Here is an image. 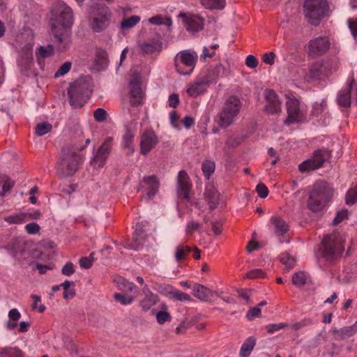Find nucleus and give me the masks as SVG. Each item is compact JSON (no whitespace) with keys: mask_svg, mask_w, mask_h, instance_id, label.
Listing matches in <instances>:
<instances>
[{"mask_svg":"<svg viewBox=\"0 0 357 357\" xmlns=\"http://www.w3.org/2000/svg\"><path fill=\"white\" fill-rule=\"evenodd\" d=\"M143 291L145 294V297L141 301L140 306L143 311L146 312L158 303L159 298L157 294H154L149 290L147 285H145Z\"/></svg>","mask_w":357,"mask_h":357,"instance_id":"obj_24","label":"nucleus"},{"mask_svg":"<svg viewBox=\"0 0 357 357\" xmlns=\"http://www.w3.org/2000/svg\"><path fill=\"white\" fill-rule=\"evenodd\" d=\"M259 64L257 59L253 55H248L245 59V65L251 68H256Z\"/></svg>","mask_w":357,"mask_h":357,"instance_id":"obj_63","label":"nucleus"},{"mask_svg":"<svg viewBox=\"0 0 357 357\" xmlns=\"http://www.w3.org/2000/svg\"><path fill=\"white\" fill-rule=\"evenodd\" d=\"M265 99L267 104L265 106V111L271 114L280 112V102L278 96L272 89L266 90Z\"/></svg>","mask_w":357,"mask_h":357,"instance_id":"obj_20","label":"nucleus"},{"mask_svg":"<svg viewBox=\"0 0 357 357\" xmlns=\"http://www.w3.org/2000/svg\"><path fill=\"white\" fill-rule=\"evenodd\" d=\"M206 86H208V84H206L205 81L199 75L194 84L188 88L186 91L189 96L192 97H197L206 91Z\"/></svg>","mask_w":357,"mask_h":357,"instance_id":"obj_27","label":"nucleus"},{"mask_svg":"<svg viewBox=\"0 0 357 357\" xmlns=\"http://www.w3.org/2000/svg\"><path fill=\"white\" fill-rule=\"evenodd\" d=\"M256 342L257 339L254 336L248 337L241 347L239 356L241 357H249L256 345Z\"/></svg>","mask_w":357,"mask_h":357,"instance_id":"obj_32","label":"nucleus"},{"mask_svg":"<svg viewBox=\"0 0 357 357\" xmlns=\"http://www.w3.org/2000/svg\"><path fill=\"white\" fill-rule=\"evenodd\" d=\"M134 137L135 135L128 128L123 136L121 144L122 147L128 150L127 155H131L135 151Z\"/></svg>","mask_w":357,"mask_h":357,"instance_id":"obj_30","label":"nucleus"},{"mask_svg":"<svg viewBox=\"0 0 357 357\" xmlns=\"http://www.w3.org/2000/svg\"><path fill=\"white\" fill-rule=\"evenodd\" d=\"M193 295L202 301H208L213 295L218 296V292H214L206 286L195 283L192 287Z\"/></svg>","mask_w":357,"mask_h":357,"instance_id":"obj_23","label":"nucleus"},{"mask_svg":"<svg viewBox=\"0 0 357 357\" xmlns=\"http://www.w3.org/2000/svg\"><path fill=\"white\" fill-rule=\"evenodd\" d=\"M280 260L284 265L286 266L288 270L292 268L296 263L295 258L287 252L282 253L280 255Z\"/></svg>","mask_w":357,"mask_h":357,"instance_id":"obj_45","label":"nucleus"},{"mask_svg":"<svg viewBox=\"0 0 357 357\" xmlns=\"http://www.w3.org/2000/svg\"><path fill=\"white\" fill-rule=\"evenodd\" d=\"M287 324L280 323V324H269L266 326L267 332L269 334H272L275 333V331H278L279 330H281L286 327Z\"/></svg>","mask_w":357,"mask_h":357,"instance_id":"obj_58","label":"nucleus"},{"mask_svg":"<svg viewBox=\"0 0 357 357\" xmlns=\"http://www.w3.org/2000/svg\"><path fill=\"white\" fill-rule=\"evenodd\" d=\"M168 296L171 299L178 301H191L192 298L188 294L178 289H173L168 292Z\"/></svg>","mask_w":357,"mask_h":357,"instance_id":"obj_39","label":"nucleus"},{"mask_svg":"<svg viewBox=\"0 0 357 357\" xmlns=\"http://www.w3.org/2000/svg\"><path fill=\"white\" fill-rule=\"evenodd\" d=\"M256 192L261 198H266L268 195V189L262 183L257 184L256 186Z\"/></svg>","mask_w":357,"mask_h":357,"instance_id":"obj_53","label":"nucleus"},{"mask_svg":"<svg viewBox=\"0 0 357 357\" xmlns=\"http://www.w3.org/2000/svg\"><path fill=\"white\" fill-rule=\"evenodd\" d=\"M130 103L132 107H137L144 102L145 94L142 89V83L139 77L132 78L129 82Z\"/></svg>","mask_w":357,"mask_h":357,"instance_id":"obj_16","label":"nucleus"},{"mask_svg":"<svg viewBox=\"0 0 357 357\" xmlns=\"http://www.w3.org/2000/svg\"><path fill=\"white\" fill-rule=\"evenodd\" d=\"M224 75H225V68L221 63L216 65L214 68L208 69L204 74L202 73L200 75L208 86L216 83L218 79Z\"/></svg>","mask_w":357,"mask_h":357,"instance_id":"obj_21","label":"nucleus"},{"mask_svg":"<svg viewBox=\"0 0 357 357\" xmlns=\"http://www.w3.org/2000/svg\"><path fill=\"white\" fill-rule=\"evenodd\" d=\"M333 195L331 185L324 181H317L310 192L307 208L313 213L321 211L331 200Z\"/></svg>","mask_w":357,"mask_h":357,"instance_id":"obj_2","label":"nucleus"},{"mask_svg":"<svg viewBox=\"0 0 357 357\" xmlns=\"http://www.w3.org/2000/svg\"><path fill=\"white\" fill-rule=\"evenodd\" d=\"M112 13L107 6L98 8L95 15L89 20V26L94 33H101L111 24Z\"/></svg>","mask_w":357,"mask_h":357,"instance_id":"obj_7","label":"nucleus"},{"mask_svg":"<svg viewBox=\"0 0 357 357\" xmlns=\"http://www.w3.org/2000/svg\"><path fill=\"white\" fill-rule=\"evenodd\" d=\"M275 54L273 52L265 53L263 55V61L268 65H273L275 63Z\"/></svg>","mask_w":357,"mask_h":357,"instance_id":"obj_61","label":"nucleus"},{"mask_svg":"<svg viewBox=\"0 0 357 357\" xmlns=\"http://www.w3.org/2000/svg\"><path fill=\"white\" fill-rule=\"evenodd\" d=\"M331 156L330 151L327 149H321L314 151L312 156L303 161L298 165V169L301 172L305 173L313 171L321 167L324 162Z\"/></svg>","mask_w":357,"mask_h":357,"instance_id":"obj_10","label":"nucleus"},{"mask_svg":"<svg viewBox=\"0 0 357 357\" xmlns=\"http://www.w3.org/2000/svg\"><path fill=\"white\" fill-rule=\"evenodd\" d=\"M114 299L123 305H127L131 304L135 301V296L116 293L114 295Z\"/></svg>","mask_w":357,"mask_h":357,"instance_id":"obj_43","label":"nucleus"},{"mask_svg":"<svg viewBox=\"0 0 357 357\" xmlns=\"http://www.w3.org/2000/svg\"><path fill=\"white\" fill-rule=\"evenodd\" d=\"M158 143V138L153 130H146L141 137L140 151L146 155Z\"/></svg>","mask_w":357,"mask_h":357,"instance_id":"obj_19","label":"nucleus"},{"mask_svg":"<svg viewBox=\"0 0 357 357\" xmlns=\"http://www.w3.org/2000/svg\"><path fill=\"white\" fill-rule=\"evenodd\" d=\"M107 113L105 109L102 108H98L93 112L94 119L97 122H103L107 119Z\"/></svg>","mask_w":357,"mask_h":357,"instance_id":"obj_49","label":"nucleus"},{"mask_svg":"<svg viewBox=\"0 0 357 357\" xmlns=\"http://www.w3.org/2000/svg\"><path fill=\"white\" fill-rule=\"evenodd\" d=\"M344 250L343 243L335 236L326 235L324 237L319 252L327 261H334L340 258Z\"/></svg>","mask_w":357,"mask_h":357,"instance_id":"obj_6","label":"nucleus"},{"mask_svg":"<svg viewBox=\"0 0 357 357\" xmlns=\"http://www.w3.org/2000/svg\"><path fill=\"white\" fill-rule=\"evenodd\" d=\"M52 129V126L47 121L38 123L35 128V132L38 136H43L50 132Z\"/></svg>","mask_w":357,"mask_h":357,"instance_id":"obj_42","label":"nucleus"},{"mask_svg":"<svg viewBox=\"0 0 357 357\" xmlns=\"http://www.w3.org/2000/svg\"><path fill=\"white\" fill-rule=\"evenodd\" d=\"M331 333L334 335L335 340L340 341L353 336L356 331L354 326H346L340 329L333 328L331 330Z\"/></svg>","mask_w":357,"mask_h":357,"instance_id":"obj_28","label":"nucleus"},{"mask_svg":"<svg viewBox=\"0 0 357 357\" xmlns=\"http://www.w3.org/2000/svg\"><path fill=\"white\" fill-rule=\"evenodd\" d=\"M15 182L9 178H6L3 184V192H0L1 196H3L6 192H9L14 186Z\"/></svg>","mask_w":357,"mask_h":357,"instance_id":"obj_55","label":"nucleus"},{"mask_svg":"<svg viewBox=\"0 0 357 357\" xmlns=\"http://www.w3.org/2000/svg\"><path fill=\"white\" fill-rule=\"evenodd\" d=\"M167 305L163 303L161 305V310L155 314L156 319L159 324H164L165 322L172 320V317L170 314L167 312Z\"/></svg>","mask_w":357,"mask_h":357,"instance_id":"obj_37","label":"nucleus"},{"mask_svg":"<svg viewBox=\"0 0 357 357\" xmlns=\"http://www.w3.org/2000/svg\"><path fill=\"white\" fill-rule=\"evenodd\" d=\"M349 28L354 38L357 37V17L351 18L348 20Z\"/></svg>","mask_w":357,"mask_h":357,"instance_id":"obj_62","label":"nucleus"},{"mask_svg":"<svg viewBox=\"0 0 357 357\" xmlns=\"http://www.w3.org/2000/svg\"><path fill=\"white\" fill-rule=\"evenodd\" d=\"M357 202V187L349 189L345 196V203L353 205Z\"/></svg>","mask_w":357,"mask_h":357,"instance_id":"obj_47","label":"nucleus"},{"mask_svg":"<svg viewBox=\"0 0 357 357\" xmlns=\"http://www.w3.org/2000/svg\"><path fill=\"white\" fill-rule=\"evenodd\" d=\"M205 198L211 210L217 208L220 201V193L213 185H206L204 192Z\"/></svg>","mask_w":357,"mask_h":357,"instance_id":"obj_25","label":"nucleus"},{"mask_svg":"<svg viewBox=\"0 0 357 357\" xmlns=\"http://www.w3.org/2000/svg\"><path fill=\"white\" fill-rule=\"evenodd\" d=\"M144 183L146 185V195L149 198L153 197L158 192L160 183L156 176H144Z\"/></svg>","mask_w":357,"mask_h":357,"instance_id":"obj_26","label":"nucleus"},{"mask_svg":"<svg viewBox=\"0 0 357 357\" xmlns=\"http://www.w3.org/2000/svg\"><path fill=\"white\" fill-rule=\"evenodd\" d=\"M329 6L327 0H305L303 13L308 23L317 26L328 15Z\"/></svg>","mask_w":357,"mask_h":357,"instance_id":"obj_5","label":"nucleus"},{"mask_svg":"<svg viewBox=\"0 0 357 357\" xmlns=\"http://www.w3.org/2000/svg\"><path fill=\"white\" fill-rule=\"evenodd\" d=\"M75 268L72 262L66 263L61 269V273L66 276H70L75 273Z\"/></svg>","mask_w":357,"mask_h":357,"instance_id":"obj_56","label":"nucleus"},{"mask_svg":"<svg viewBox=\"0 0 357 357\" xmlns=\"http://www.w3.org/2000/svg\"><path fill=\"white\" fill-rule=\"evenodd\" d=\"M202 5L209 10H221L226 5V0H200Z\"/></svg>","mask_w":357,"mask_h":357,"instance_id":"obj_34","label":"nucleus"},{"mask_svg":"<svg viewBox=\"0 0 357 357\" xmlns=\"http://www.w3.org/2000/svg\"><path fill=\"white\" fill-rule=\"evenodd\" d=\"M0 357H23L20 350L17 349H4L0 352Z\"/></svg>","mask_w":357,"mask_h":357,"instance_id":"obj_48","label":"nucleus"},{"mask_svg":"<svg viewBox=\"0 0 357 357\" xmlns=\"http://www.w3.org/2000/svg\"><path fill=\"white\" fill-rule=\"evenodd\" d=\"M270 224L274 234L279 238L284 236L289 230V225L279 215H273L270 219Z\"/></svg>","mask_w":357,"mask_h":357,"instance_id":"obj_22","label":"nucleus"},{"mask_svg":"<svg viewBox=\"0 0 357 357\" xmlns=\"http://www.w3.org/2000/svg\"><path fill=\"white\" fill-rule=\"evenodd\" d=\"M241 101L237 96H231L226 101L220 113V126L223 128L229 126L241 109Z\"/></svg>","mask_w":357,"mask_h":357,"instance_id":"obj_8","label":"nucleus"},{"mask_svg":"<svg viewBox=\"0 0 357 357\" xmlns=\"http://www.w3.org/2000/svg\"><path fill=\"white\" fill-rule=\"evenodd\" d=\"M90 82L86 77H79L70 83L68 89L69 103L73 108H81L91 94Z\"/></svg>","mask_w":357,"mask_h":357,"instance_id":"obj_4","label":"nucleus"},{"mask_svg":"<svg viewBox=\"0 0 357 357\" xmlns=\"http://www.w3.org/2000/svg\"><path fill=\"white\" fill-rule=\"evenodd\" d=\"M116 283L118 287L122 291L132 292L134 291H137L138 289V287L133 282H129L121 277L119 278Z\"/></svg>","mask_w":357,"mask_h":357,"instance_id":"obj_38","label":"nucleus"},{"mask_svg":"<svg viewBox=\"0 0 357 357\" xmlns=\"http://www.w3.org/2000/svg\"><path fill=\"white\" fill-rule=\"evenodd\" d=\"M192 251L188 245H178L175 251V259L177 262L186 259L190 252Z\"/></svg>","mask_w":357,"mask_h":357,"instance_id":"obj_36","label":"nucleus"},{"mask_svg":"<svg viewBox=\"0 0 357 357\" xmlns=\"http://www.w3.org/2000/svg\"><path fill=\"white\" fill-rule=\"evenodd\" d=\"M162 47V42L159 40H151L142 43L140 46L141 50L144 54H152L160 52Z\"/></svg>","mask_w":357,"mask_h":357,"instance_id":"obj_31","label":"nucleus"},{"mask_svg":"<svg viewBox=\"0 0 357 357\" xmlns=\"http://www.w3.org/2000/svg\"><path fill=\"white\" fill-rule=\"evenodd\" d=\"M348 218V211L347 209H342L337 212L335 217L333 220L334 225H337L342 222L344 220Z\"/></svg>","mask_w":357,"mask_h":357,"instance_id":"obj_50","label":"nucleus"},{"mask_svg":"<svg viewBox=\"0 0 357 357\" xmlns=\"http://www.w3.org/2000/svg\"><path fill=\"white\" fill-rule=\"evenodd\" d=\"M178 17L183 20V26L188 32L196 33L204 29L205 20L199 15L181 13Z\"/></svg>","mask_w":357,"mask_h":357,"instance_id":"obj_17","label":"nucleus"},{"mask_svg":"<svg viewBox=\"0 0 357 357\" xmlns=\"http://www.w3.org/2000/svg\"><path fill=\"white\" fill-rule=\"evenodd\" d=\"M40 226L36 222L29 223L25 226L26 231L29 234H36L40 231Z\"/></svg>","mask_w":357,"mask_h":357,"instance_id":"obj_59","label":"nucleus"},{"mask_svg":"<svg viewBox=\"0 0 357 357\" xmlns=\"http://www.w3.org/2000/svg\"><path fill=\"white\" fill-rule=\"evenodd\" d=\"M145 227L146 225L144 222L137 223L132 241L125 242L124 248L136 251L141 250L146 241Z\"/></svg>","mask_w":357,"mask_h":357,"instance_id":"obj_13","label":"nucleus"},{"mask_svg":"<svg viewBox=\"0 0 357 357\" xmlns=\"http://www.w3.org/2000/svg\"><path fill=\"white\" fill-rule=\"evenodd\" d=\"M246 275L248 278L255 279V278H264L266 276L265 272H264L261 269L255 268L248 271L246 273Z\"/></svg>","mask_w":357,"mask_h":357,"instance_id":"obj_51","label":"nucleus"},{"mask_svg":"<svg viewBox=\"0 0 357 357\" xmlns=\"http://www.w3.org/2000/svg\"><path fill=\"white\" fill-rule=\"evenodd\" d=\"M307 282L306 273L298 271L292 275V283L296 286H303Z\"/></svg>","mask_w":357,"mask_h":357,"instance_id":"obj_44","label":"nucleus"},{"mask_svg":"<svg viewBox=\"0 0 357 357\" xmlns=\"http://www.w3.org/2000/svg\"><path fill=\"white\" fill-rule=\"evenodd\" d=\"M140 17L137 15H132L128 18H123L121 22V29H128L134 27L140 21Z\"/></svg>","mask_w":357,"mask_h":357,"instance_id":"obj_41","label":"nucleus"},{"mask_svg":"<svg viewBox=\"0 0 357 357\" xmlns=\"http://www.w3.org/2000/svg\"><path fill=\"white\" fill-rule=\"evenodd\" d=\"M71 66L72 64L70 61L65 62L55 73L54 77H59L68 73L70 71Z\"/></svg>","mask_w":357,"mask_h":357,"instance_id":"obj_52","label":"nucleus"},{"mask_svg":"<svg viewBox=\"0 0 357 357\" xmlns=\"http://www.w3.org/2000/svg\"><path fill=\"white\" fill-rule=\"evenodd\" d=\"M26 213H16L6 216L4 220L10 224H22L25 222Z\"/></svg>","mask_w":357,"mask_h":357,"instance_id":"obj_46","label":"nucleus"},{"mask_svg":"<svg viewBox=\"0 0 357 357\" xmlns=\"http://www.w3.org/2000/svg\"><path fill=\"white\" fill-rule=\"evenodd\" d=\"M330 47L331 41L328 36H318L308 42L306 51L309 56L316 58L324 55Z\"/></svg>","mask_w":357,"mask_h":357,"instance_id":"obj_11","label":"nucleus"},{"mask_svg":"<svg viewBox=\"0 0 357 357\" xmlns=\"http://www.w3.org/2000/svg\"><path fill=\"white\" fill-rule=\"evenodd\" d=\"M324 75L323 62L317 61L312 63L309 68V78L310 79H320Z\"/></svg>","mask_w":357,"mask_h":357,"instance_id":"obj_33","label":"nucleus"},{"mask_svg":"<svg viewBox=\"0 0 357 357\" xmlns=\"http://www.w3.org/2000/svg\"><path fill=\"white\" fill-rule=\"evenodd\" d=\"M113 146V138L107 137L101 146L98 149L96 153L92 158L91 163L98 167H102L107 159Z\"/></svg>","mask_w":357,"mask_h":357,"instance_id":"obj_15","label":"nucleus"},{"mask_svg":"<svg viewBox=\"0 0 357 357\" xmlns=\"http://www.w3.org/2000/svg\"><path fill=\"white\" fill-rule=\"evenodd\" d=\"M109 63L108 54L102 48L97 49L96 53L95 65L98 70H104Z\"/></svg>","mask_w":357,"mask_h":357,"instance_id":"obj_29","label":"nucleus"},{"mask_svg":"<svg viewBox=\"0 0 357 357\" xmlns=\"http://www.w3.org/2000/svg\"><path fill=\"white\" fill-rule=\"evenodd\" d=\"M355 84V79L351 75L347 80L346 87L338 92L337 102L339 106L346 108L351 107V90Z\"/></svg>","mask_w":357,"mask_h":357,"instance_id":"obj_18","label":"nucleus"},{"mask_svg":"<svg viewBox=\"0 0 357 357\" xmlns=\"http://www.w3.org/2000/svg\"><path fill=\"white\" fill-rule=\"evenodd\" d=\"M201 224L195 221L189 222L187 224L185 232L188 235L192 234L195 231L198 230L201 227Z\"/></svg>","mask_w":357,"mask_h":357,"instance_id":"obj_54","label":"nucleus"},{"mask_svg":"<svg viewBox=\"0 0 357 357\" xmlns=\"http://www.w3.org/2000/svg\"><path fill=\"white\" fill-rule=\"evenodd\" d=\"M81 156L70 147L62 148L56 165V173L60 178H66L74 175L79 164Z\"/></svg>","mask_w":357,"mask_h":357,"instance_id":"obj_3","label":"nucleus"},{"mask_svg":"<svg viewBox=\"0 0 357 357\" xmlns=\"http://www.w3.org/2000/svg\"><path fill=\"white\" fill-rule=\"evenodd\" d=\"M215 169V162L209 160H206L202 165V170L206 179H209L211 175L214 173Z\"/></svg>","mask_w":357,"mask_h":357,"instance_id":"obj_40","label":"nucleus"},{"mask_svg":"<svg viewBox=\"0 0 357 357\" xmlns=\"http://www.w3.org/2000/svg\"><path fill=\"white\" fill-rule=\"evenodd\" d=\"M73 24V10L69 6L60 5L51 10L50 31L61 50H64L70 42Z\"/></svg>","mask_w":357,"mask_h":357,"instance_id":"obj_1","label":"nucleus"},{"mask_svg":"<svg viewBox=\"0 0 357 357\" xmlns=\"http://www.w3.org/2000/svg\"><path fill=\"white\" fill-rule=\"evenodd\" d=\"M261 309L259 307H254L250 308L246 314L248 320H252L255 317H258L261 314Z\"/></svg>","mask_w":357,"mask_h":357,"instance_id":"obj_57","label":"nucleus"},{"mask_svg":"<svg viewBox=\"0 0 357 357\" xmlns=\"http://www.w3.org/2000/svg\"><path fill=\"white\" fill-rule=\"evenodd\" d=\"M197 61V55L188 50L181 51L174 59L175 68L181 75H190Z\"/></svg>","mask_w":357,"mask_h":357,"instance_id":"obj_9","label":"nucleus"},{"mask_svg":"<svg viewBox=\"0 0 357 357\" xmlns=\"http://www.w3.org/2000/svg\"><path fill=\"white\" fill-rule=\"evenodd\" d=\"M169 106L172 108H176L179 105L180 100L177 93H172L168 98Z\"/></svg>","mask_w":357,"mask_h":357,"instance_id":"obj_60","label":"nucleus"},{"mask_svg":"<svg viewBox=\"0 0 357 357\" xmlns=\"http://www.w3.org/2000/svg\"><path fill=\"white\" fill-rule=\"evenodd\" d=\"M92 259H90V257H82L79 259V265L81 268L88 269L92 266Z\"/></svg>","mask_w":357,"mask_h":357,"instance_id":"obj_64","label":"nucleus"},{"mask_svg":"<svg viewBox=\"0 0 357 357\" xmlns=\"http://www.w3.org/2000/svg\"><path fill=\"white\" fill-rule=\"evenodd\" d=\"M192 188L190 178L185 170L178 172L176 182V192L179 199L189 202L190 201V192Z\"/></svg>","mask_w":357,"mask_h":357,"instance_id":"obj_14","label":"nucleus"},{"mask_svg":"<svg viewBox=\"0 0 357 357\" xmlns=\"http://www.w3.org/2000/svg\"><path fill=\"white\" fill-rule=\"evenodd\" d=\"M53 53L54 47L52 45H48L47 47L40 46L36 53L39 64H41V59L50 57Z\"/></svg>","mask_w":357,"mask_h":357,"instance_id":"obj_35","label":"nucleus"},{"mask_svg":"<svg viewBox=\"0 0 357 357\" xmlns=\"http://www.w3.org/2000/svg\"><path fill=\"white\" fill-rule=\"evenodd\" d=\"M287 117L284 123L287 126L293 123H303L305 121V116L300 109V103L296 98L290 99L287 102Z\"/></svg>","mask_w":357,"mask_h":357,"instance_id":"obj_12","label":"nucleus"}]
</instances>
